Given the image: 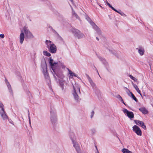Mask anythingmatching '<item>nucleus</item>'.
<instances>
[{
  "mask_svg": "<svg viewBox=\"0 0 153 153\" xmlns=\"http://www.w3.org/2000/svg\"><path fill=\"white\" fill-rule=\"evenodd\" d=\"M48 62L51 68L53 71L54 74H56V68L57 66L58 62H55L52 58L51 57H50L49 58Z\"/></svg>",
  "mask_w": 153,
  "mask_h": 153,
  "instance_id": "f257e3e1",
  "label": "nucleus"
},
{
  "mask_svg": "<svg viewBox=\"0 0 153 153\" xmlns=\"http://www.w3.org/2000/svg\"><path fill=\"white\" fill-rule=\"evenodd\" d=\"M51 123L53 125H55L57 123V118L56 111L53 110H51Z\"/></svg>",
  "mask_w": 153,
  "mask_h": 153,
  "instance_id": "f03ea898",
  "label": "nucleus"
},
{
  "mask_svg": "<svg viewBox=\"0 0 153 153\" xmlns=\"http://www.w3.org/2000/svg\"><path fill=\"white\" fill-rule=\"evenodd\" d=\"M70 137L74 147L76 149V137L75 134L72 131H71L70 134Z\"/></svg>",
  "mask_w": 153,
  "mask_h": 153,
  "instance_id": "7ed1b4c3",
  "label": "nucleus"
},
{
  "mask_svg": "<svg viewBox=\"0 0 153 153\" xmlns=\"http://www.w3.org/2000/svg\"><path fill=\"white\" fill-rule=\"evenodd\" d=\"M87 19L92 26L93 28L97 31V33L99 35L101 34V31L99 28L93 22L89 17L87 18Z\"/></svg>",
  "mask_w": 153,
  "mask_h": 153,
  "instance_id": "20e7f679",
  "label": "nucleus"
},
{
  "mask_svg": "<svg viewBox=\"0 0 153 153\" xmlns=\"http://www.w3.org/2000/svg\"><path fill=\"white\" fill-rule=\"evenodd\" d=\"M88 81L90 83V84L92 87L93 88H95L96 91H95V93L97 95H99L100 93V90L98 89L97 88H96V85L93 82L92 80L91 79V78L89 77L88 76Z\"/></svg>",
  "mask_w": 153,
  "mask_h": 153,
  "instance_id": "39448f33",
  "label": "nucleus"
},
{
  "mask_svg": "<svg viewBox=\"0 0 153 153\" xmlns=\"http://www.w3.org/2000/svg\"><path fill=\"white\" fill-rule=\"evenodd\" d=\"M23 30L25 34L26 37L27 38L33 39L34 38V36L32 33L26 27L24 28Z\"/></svg>",
  "mask_w": 153,
  "mask_h": 153,
  "instance_id": "423d86ee",
  "label": "nucleus"
},
{
  "mask_svg": "<svg viewBox=\"0 0 153 153\" xmlns=\"http://www.w3.org/2000/svg\"><path fill=\"white\" fill-rule=\"evenodd\" d=\"M133 131L138 135L141 136L142 135V132L139 127L136 125H134L133 127Z\"/></svg>",
  "mask_w": 153,
  "mask_h": 153,
  "instance_id": "0eeeda50",
  "label": "nucleus"
},
{
  "mask_svg": "<svg viewBox=\"0 0 153 153\" xmlns=\"http://www.w3.org/2000/svg\"><path fill=\"white\" fill-rule=\"evenodd\" d=\"M123 111L124 113L126 114L127 116L129 118L131 119L134 117V114L132 112L128 111L126 108L123 109Z\"/></svg>",
  "mask_w": 153,
  "mask_h": 153,
  "instance_id": "6e6552de",
  "label": "nucleus"
},
{
  "mask_svg": "<svg viewBox=\"0 0 153 153\" xmlns=\"http://www.w3.org/2000/svg\"><path fill=\"white\" fill-rule=\"evenodd\" d=\"M134 122L137 125L141 127L144 129L145 130L146 129V127L144 125V123L143 121L137 120H134Z\"/></svg>",
  "mask_w": 153,
  "mask_h": 153,
  "instance_id": "1a4fd4ad",
  "label": "nucleus"
},
{
  "mask_svg": "<svg viewBox=\"0 0 153 153\" xmlns=\"http://www.w3.org/2000/svg\"><path fill=\"white\" fill-rule=\"evenodd\" d=\"M43 72L46 79H48L50 82L49 77L48 76V74L47 71L46 66H45L43 68Z\"/></svg>",
  "mask_w": 153,
  "mask_h": 153,
  "instance_id": "9d476101",
  "label": "nucleus"
},
{
  "mask_svg": "<svg viewBox=\"0 0 153 153\" xmlns=\"http://www.w3.org/2000/svg\"><path fill=\"white\" fill-rule=\"evenodd\" d=\"M48 49L50 52L52 53H55L56 51V46L54 44H52Z\"/></svg>",
  "mask_w": 153,
  "mask_h": 153,
  "instance_id": "9b49d317",
  "label": "nucleus"
},
{
  "mask_svg": "<svg viewBox=\"0 0 153 153\" xmlns=\"http://www.w3.org/2000/svg\"><path fill=\"white\" fill-rule=\"evenodd\" d=\"M0 114L3 120H5L8 119V117L4 111L3 110L2 111H0Z\"/></svg>",
  "mask_w": 153,
  "mask_h": 153,
  "instance_id": "f8f14e48",
  "label": "nucleus"
},
{
  "mask_svg": "<svg viewBox=\"0 0 153 153\" xmlns=\"http://www.w3.org/2000/svg\"><path fill=\"white\" fill-rule=\"evenodd\" d=\"M73 90L72 91V94L73 95L74 97L75 100L76 99V85L75 83L74 85L73 84Z\"/></svg>",
  "mask_w": 153,
  "mask_h": 153,
  "instance_id": "ddd939ff",
  "label": "nucleus"
},
{
  "mask_svg": "<svg viewBox=\"0 0 153 153\" xmlns=\"http://www.w3.org/2000/svg\"><path fill=\"white\" fill-rule=\"evenodd\" d=\"M25 38V34L24 31L22 30L19 36V42L21 44H22Z\"/></svg>",
  "mask_w": 153,
  "mask_h": 153,
  "instance_id": "4468645a",
  "label": "nucleus"
},
{
  "mask_svg": "<svg viewBox=\"0 0 153 153\" xmlns=\"http://www.w3.org/2000/svg\"><path fill=\"white\" fill-rule=\"evenodd\" d=\"M5 82L6 83V85H7V86L9 89V92L10 93L12 94H13V91L11 88V85H10V83L7 80V79H5Z\"/></svg>",
  "mask_w": 153,
  "mask_h": 153,
  "instance_id": "2eb2a0df",
  "label": "nucleus"
},
{
  "mask_svg": "<svg viewBox=\"0 0 153 153\" xmlns=\"http://www.w3.org/2000/svg\"><path fill=\"white\" fill-rule=\"evenodd\" d=\"M85 36L79 30H77V38L80 39L84 37Z\"/></svg>",
  "mask_w": 153,
  "mask_h": 153,
  "instance_id": "dca6fc26",
  "label": "nucleus"
},
{
  "mask_svg": "<svg viewBox=\"0 0 153 153\" xmlns=\"http://www.w3.org/2000/svg\"><path fill=\"white\" fill-rule=\"evenodd\" d=\"M133 87L135 88V90H136L137 93L140 95L141 97H142V95L141 93L140 90L138 88L137 86L135 84H133Z\"/></svg>",
  "mask_w": 153,
  "mask_h": 153,
  "instance_id": "f3484780",
  "label": "nucleus"
},
{
  "mask_svg": "<svg viewBox=\"0 0 153 153\" xmlns=\"http://www.w3.org/2000/svg\"><path fill=\"white\" fill-rule=\"evenodd\" d=\"M106 3L107 4V5L110 7L111 9H112L113 10H114V11H115V12H117V13H119V14H120L121 15V13L120 12H119V11H117V10H116V9H115L112 6H111V5L107 1H106Z\"/></svg>",
  "mask_w": 153,
  "mask_h": 153,
  "instance_id": "a211bd4d",
  "label": "nucleus"
},
{
  "mask_svg": "<svg viewBox=\"0 0 153 153\" xmlns=\"http://www.w3.org/2000/svg\"><path fill=\"white\" fill-rule=\"evenodd\" d=\"M106 3L107 4V5L110 7L111 9H112L113 10H114V11H115V12H117V13H119V14H120L121 15V13L120 12H119V11H117V10H116V9H115L112 6H111V5L107 1H106Z\"/></svg>",
  "mask_w": 153,
  "mask_h": 153,
  "instance_id": "6ab92c4d",
  "label": "nucleus"
},
{
  "mask_svg": "<svg viewBox=\"0 0 153 153\" xmlns=\"http://www.w3.org/2000/svg\"><path fill=\"white\" fill-rule=\"evenodd\" d=\"M139 110L144 114H146L148 112L147 110L145 108H141L139 109Z\"/></svg>",
  "mask_w": 153,
  "mask_h": 153,
  "instance_id": "aec40b11",
  "label": "nucleus"
},
{
  "mask_svg": "<svg viewBox=\"0 0 153 153\" xmlns=\"http://www.w3.org/2000/svg\"><path fill=\"white\" fill-rule=\"evenodd\" d=\"M45 43L47 45V47L48 48H49L51 46V45L53 44L51 41L48 40H46V41Z\"/></svg>",
  "mask_w": 153,
  "mask_h": 153,
  "instance_id": "412c9836",
  "label": "nucleus"
},
{
  "mask_svg": "<svg viewBox=\"0 0 153 153\" xmlns=\"http://www.w3.org/2000/svg\"><path fill=\"white\" fill-rule=\"evenodd\" d=\"M68 74H69V77L70 78H72L74 76H76V75L75 74L73 73L69 69H68Z\"/></svg>",
  "mask_w": 153,
  "mask_h": 153,
  "instance_id": "4be33fe9",
  "label": "nucleus"
},
{
  "mask_svg": "<svg viewBox=\"0 0 153 153\" xmlns=\"http://www.w3.org/2000/svg\"><path fill=\"white\" fill-rule=\"evenodd\" d=\"M138 52L140 55L142 56L144 54V50L143 48H140L138 49Z\"/></svg>",
  "mask_w": 153,
  "mask_h": 153,
  "instance_id": "5701e85b",
  "label": "nucleus"
},
{
  "mask_svg": "<svg viewBox=\"0 0 153 153\" xmlns=\"http://www.w3.org/2000/svg\"><path fill=\"white\" fill-rule=\"evenodd\" d=\"M122 152L123 153H132V152L129 150L127 149L124 148L122 150Z\"/></svg>",
  "mask_w": 153,
  "mask_h": 153,
  "instance_id": "b1692460",
  "label": "nucleus"
},
{
  "mask_svg": "<svg viewBox=\"0 0 153 153\" xmlns=\"http://www.w3.org/2000/svg\"><path fill=\"white\" fill-rule=\"evenodd\" d=\"M43 54L44 55L48 56H50L51 55V54L46 51H44Z\"/></svg>",
  "mask_w": 153,
  "mask_h": 153,
  "instance_id": "393cba45",
  "label": "nucleus"
},
{
  "mask_svg": "<svg viewBox=\"0 0 153 153\" xmlns=\"http://www.w3.org/2000/svg\"><path fill=\"white\" fill-rule=\"evenodd\" d=\"M131 97L136 102L137 101V99L136 98L134 95L132 93H131Z\"/></svg>",
  "mask_w": 153,
  "mask_h": 153,
  "instance_id": "a878e982",
  "label": "nucleus"
},
{
  "mask_svg": "<svg viewBox=\"0 0 153 153\" xmlns=\"http://www.w3.org/2000/svg\"><path fill=\"white\" fill-rule=\"evenodd\" d=\"M0 108L1 109V110L0 111H4V105L1 102L0 103Z\"/></svg>",
  "mask_w": 153,
  "mask_h": 153,
  "instance_id": "bb28decb",
  "label": "nucleus"
},
{
  "mask_svg": "<svg viewBox=\"0 0 153 153\" xmlns=\"http://www.w3.org/2000/svg\"><path fill=\"white\" fill-rule=\"evenodd\" d=\"M77 152L78 153H83V151H82L80 147H77Z\"/></svg>",
  "mask_w": 153,
  "mask_h": 153,
  "instance_id": "cd10ccee",
  "label": "nucleus"
},
{
  "mask_svg": "<svg viewBox=\"0 0 153 153\" xmlns=\"http://www.w3.org/2000/svg\"><path fill=\"white\" fill-rule=\"evenodd\" d=\"M71 9H72V15L73 16H74L75 17H76V14L75 12V11H74L73 9V8L72 7H71Z\"/></svg>",
  "mask_w": 153,
  "mask_h": 153,
  "instance_id": "c85d7f7f",
  "label": "nucleus"
},
{
  "mask_svg": "<svg viewBox=\"0 0 153 153\" xmlns=\"http://www.w3.org/2000/svg\"><path fill=\"white\" fill-rule=\"evenodd\" d=\"M127 90L126 91V92L128 94V95L130 97H131V93H132L127 88H126Z\"/></svg>",
  "mask_w": 153,
  "mask_h": 153,
  "instance_id": "c756f323",
  "label": "nucleus"
},
{
  "mask_svg": "<svg viewBox=\"0 0 153 153\" xmlns=\"http://www.w3.org/2000/svg\"><path fill=\"white\" fill-rule=\"evenodd\" d=\"M59 84H60V86L61 87H62V90H63L64 89V84L62 82H60Z\"/></svg>",
  "mask_w": 153,
  "mask_h": 153,
  "instance_id": "7c9ffc66",
  "label": "nucleus"
},
{
  "mask_svg": "<svg viewBox=\"0 0 153 153\" xmlns=\"http://www.w3.org/2000/svg\"><path fill=\"white\" fill-rule=\"evenodd\" d=\"M72 32V33L75 35L76 34V29L75 28H73L72 30H71Z\"/></svg>",
  "mask_w": 153,
  "mask_h": 153,
  "instance_id": "2f4dec72",
  "label": "nucleus"
},
{
  "mask_svg": "<svg viewBox=\"0 0 153 153\" xmlns=\"http://www.w3.org/2000/svg\"><path fill=\"white\" fill-rule=\"evenodd\" d=\"M117 97L118 99L119 100L122 98V97L119 95H117Z\"/></svg>",
  "mask_w": 153,
  "mask_h": 153,
  "instance_id": "473e14b6",
  "label": "nucleus"
},
{
  "mask_svg": "<svg viewBox=\"0 0 153 153\" xmlns=\"http://www.w3.org/2000/svg\"><path fill=\"white\" fill-rule=\"evenodd\" d=\"M94 112L93 111L91 112V118H92V117H93L94 114Z\"/></svg>",
  "mask_w": 153,
  "mask_h": 153,
  "instance_id": "72a5a7b5",
  "label": "nucleus"
},
{
  "mask_svg": "<svg viewBox=\"0 0 153 153\" xmlns=\"http://www.w3.org/2000/svg\"><path fill=\"white\" fill-rule=\"evenodd\" d=\"M28 118L29 119V124L30 125H31V122H30V116H29V112L28 114Z\"/></svg>",
  "mask_w": 153,
  "mask_h": 153,
  "instance_id": "f704fd0d",
  "label": "nucleus"
},
{
  "mask_svg": "<svg viewBox=\"0 0 153 153\" xmlns=\"http://www.w3.org/2000/svg\"><path fill=\"white\" fill-rule=\"evenodd\" d=\"M4 37V35L3 34H0V37L1 38H3Z\"/></svg>",
  "mask_w": 153,
  "mask_h": 153,
  "instance_id": "c9c22d12",
  "label": "nucleus"
},
{
  "mask_svg": "<svg viewBox=\"0 0 153 153\" xmlns=\"http://www.w3.org/2000/svg\"><path fill=\"white\" fill-rule=\"evenodd\" d=\"M36 52L35 51H33V52L31 54L32 55H33L35 57L36 55Z\"/></svg>",
  "mask_w": 153,
  "mask_h": 153,
  "instance_id": "e433bc0d",
  "label": "nucleus"
},
{
  "mask_svg": "<svg viewBox=\"0 0 153 153\" xmlns=\"http://www.w3.org/2000/svg\"><path fill=\"white\" fill-rule=\"evenodd\" d=\"M129 77L132 79H133V78H134V77H133V76H132L131 75H129Z\"/></svg>",
  "mask_w": 153,
  "mask_h": 153,
  "instance_id": "4c0bfd02",
  "label": "nucleus"
},
{
  "mask_svg": "<svg viewBox=\"0 0 153 153\" xmlns=\"http://www.w3.org/2000/svg\"><path fill=\"white\" fill-rule=\"evenodd\" d=\"M96 2L99 5V6L100 7H101V8H103V7L102 6H101L99 4V3H98V1L97 0H96Z\"/></svg>",
  "mask_w": 153,
  "mask_h": 153,
  "instance_id": "58836bf2",
  "label": "nucleus"
},
{
  "mask_svg": "<svg viewBox=\"0 0 153 153\" xmlns=\"http://www.w3.org/2000/svg\"><path fill=\"white\" fill-rule=\"evenodd\" d=\"M133 80H134V81L136 82L137 81V79H136V78H135V77H134V78L133 79Z\"/></svg>",
  "mask_w": 153,
  "mask_h": 153,
  "instance_id": "ea45409f",
  "label": "nucleus"
},
{
  "mask_svg": "<svg viewBox=\"0 0 153 153\" xmlns=\"http://www.w3.org/2000/svg\"><path fill=\"white\" fill-rule=\"evenodd\" d=\"M79 93L80 94H81L79 88Z\"/></svg>",
  "mask_w": 153,
  "mask_h": 153,
  "instance_id": "a19ab883",
  "label": "nucleus"
},
{
  "mask_svg": "<svg viewBox=\"0 0 153 153\" xmlns=\"http://www.w3.org/2000/svg\"><path fill=\"white\" fill-rule=\"evenodd\" d=\"M120 101H121L122 102H124L123 100V99L122 98L121 99H120Z\"/></svg>",
  "mask_w": 153,
  "mask_h": 153,
  "instance_id": "79ce46f5",
  "label": "nucleus"
},
{
  "mask_svg": "<svg viewBox=\"0 0 153 153\" xmlns=\"http://www.w3.org/2000/svg\"><path fill=\"white\" fill-rule=\"evenodd\" d=\"M77 19H78L80 21V19L79 18H78L77 16Z\"/></svg>",
  "mask_w": 153,
  "mask_h": 153,
  "instance_id": "37998d69",
  "label": "nucleus"
},
{
  "mask_svg": "<svg viewBox=\"0 0 153 153\" xmlns=\"http://www.w3.org/2000/svg\"><path fill=\"white\" fill-rule=\"evenodd\" d=\"M96 39H97V41H98L99 40V39L97 37H96Z\"/></svg>",
  "mask_w": 153,
  "mask_h": 153,
  "instance_id": "c03bdc74",
  "label": "nucleus"
},
{
  "mask_svg": "<svg viewBox=\"0 0 153 153\" xmlns=\"http://www.w3.org/2000/svg\"><path fill=\"white\" fill-rule=\"evenodd\" d=\"M77 100H78V99H79V97L78 96V95H77Z\"/></svg>",
  "mask_w": 153,
  "mask_h": 153,
  "instance_id": "a18cd8bd",
  "label": "nucleus"
},
{
  "mask_svg": "<svg viewBox=\"0 0 153 153\" xmlns=\"http://www.w3.org/2000/svg\"><path fill=\"white\" fill-rule=\"evenodd\" d=\"M101 1V2H104V0H100Z\"/></svg>",
  "mask_w": 153,
  "mask_h": 153,
  "instance_id": "49530a36",
  "label": "nucleus"
},
{
  "mask_svg": "<svg viewBox=\"0 0 153 153\" xmlns=\"http://www.w3.org/2000/svg\"><path fill=\"white\" fill-rule=\"evenodd\" d=\"M53 76H54V77L56 79V76L54 75Z\"/></svg>",
  "mask_w": 153,
  "mask_h": 153,
  "instance_id": "de8ad7c7",
  "label": "nucleus"
},
{
  "mask_svg": "<svg viewBox=\"0 0 153 153\" xmlns=\"http://www.w3.org/2000/svg\"><path fill=\"white\" fill-rule=\"evenodd\" d=\"M123 104H124L125 105H126V104L124 102H122Z\"/></svg>",
  "mask_w": 153,
  "mask_h": 153,
  "instance_id": "09e8293b",
  "label": "nucleus"
},
{
  "mask_svg": "<svg viewBox=\"0 0 153 153\" xmlns=\"http://www.w3.org/2000/svg\"><path fill=\"white\" fill-rule=\"evenodd\" d=\"M95 147H96V149H97V146H95Z\"/></svg>",
  "mask_w": 153,
  "mask_h": 153,
  "instance_id": "8fccbe9b",
  "label": "nucleus"
},
{
  "mask_svg": "<svg viewBox=\"0 0 153 153\" xmlns=\"http://www.w3.org/2000/svg\"><path fill=\"white\" fill-rule=\"evenodd\" d=\"M98 152V153H99V152Z\"/></svg>",
  "mask_w": 153,
  "mask_h": 153,
  "instance_id": "3c124183",
  "label": "nucleus"
}]
</instances>
